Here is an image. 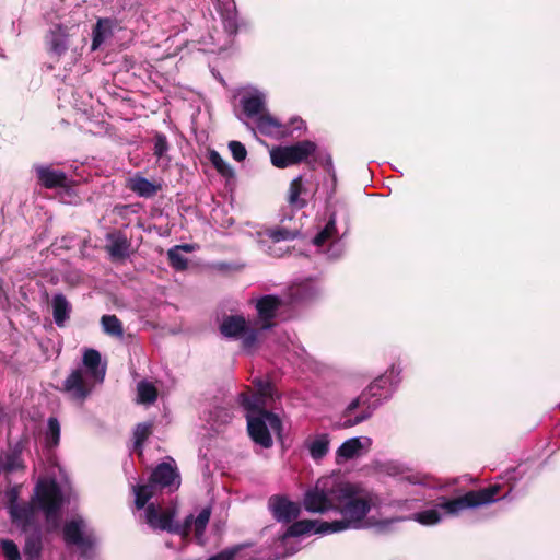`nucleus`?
<instances>
[{"instance_id":"f257e3e1","label":"nucleus","mask_w":560,"mask_h":560,"mask_svg":"<svg viewBox=\"0 0 560 560\" xmlns=\"http://www.w3.org/2000/svg\"><path fill=\"white\" fill-rule=\"evenodd\" d=\"M303 504L305 510L312 513L337 510L342 518L332 522L296 521L281 536L282 542L289 537L310 533L327 535L347 529L370 527L384 529L393 522L389 520L375 522L368 518V513L376 504V497L360 485L345 481L336 475L319 478L315 486L306 491Z\"/></svg>"},{"instance_id":"f03ea898","label":"nucleus","mask_w":560,"mask_h":560,"mask_svg":"<svg viewBox=\"0 0 560 560\" xmlns=\"http://www.w3.org/2000/svg\"><path fill=\"white\" fill-rule=\"evenodd\" d=\"M106 365L101 363V354L95 349H85L82 365L72 370L63 381V392L72 399L83 402L96 385L104 382Z\"/></svg>"},{"instance_id":"7ed1b4c3","label":"nucleus","mask_w":560,"mask_h":560,"mask_svg":"<svg viewBox=\"0 0 560 560\" xmlns=\"http://www.w3.org/2000/svg\"><path fill=\"white\" fill-rule=\"evenodd\" d=\"M499 491V485H491L482 489L470 490L454 499H445L431 509L422 510V525H435L446 517L458 516L466 510L497 502Z\"/></svg>"},{"instance_id":"20e7f679","label":"nucleus","mask_w":560,"mask_h":560,"mask_svg":"<svg viewBox=\"0 0 560 560\" xmlns=\"http://www.w3.org/2000/svg\"><path fill=\"white\" fill-rule=\"evenodd\" d=\"M393 393L392 375H382L377 377L366 390H364L359 397L353 399L347 407L346 412L350 413L359 407H365V409L357 416L354 419L346 421V427H353L360 422L369 419L372 412L381 405V402L390 397Z\"/></svg>"},{"instance_id":"39448f33","label":"nucleus","mask_w":560,"mask_h":560,"mask_svg":"<svg viewBox=\"0 0 560 560\" xmlns=\"http://www.w3.org/2000/svg\"><path fill=\"white\" fill-rule=\"evenodd\" d=\"M179 485L180 477L177 468L171 463H161L152 471L148 483L133 487L135 504L138 510L143 509L158 489L167 488L174 491Z\"/></svg>"},{"instance_id":"423d86ee","label":"nucleus","mask_w":560,"mask_h":560,"mask_svg":"<svg viewBox=\"0 0 560 560\" xmlns=\"http://www.w3.org/2000/svg\"><path fill=\"white\" fill-rule=\"evenodd\" d=\"M247 429L250 438L264 447L272 445L270 431L279 433L281 431V421L279 417L264 408L247 410Z\"/></svg>"},{"instance_id":"0eeeda50","label":"nucleus","mask_w":560,"mask_h":560,"mask_svg":"<svg viewBox=\"0 0 560 560\" xmlns=\"http://www.w3.org/2000/svg\"><path fill=\"white\" fill-rule=\"evenodd\" d=\"M40 509L45 512L49 530L59 527V510L62 503L61 490L52 479H40L35 488Z\"/></svg>"},{"instance_id":"6e6552de","label":"nucleus","mask_w":560,"mask_h":560,"mask_svg":"<svg viewBox=\"0 0 560 560\" xmlns=\"http://www.w3.org/2000/svg\"><path fill=\"white\" fill-rule=\"evenodd\" d=\"M220 331L226 338L241 339L243 349L247 351L253 350L258 341V330L240 315L225 316L220 325Z\"/></svg>"},{"instance_id":"1a4fd4ad","label":"nucleus","mask_w":560,"mask_h":560,"mask_svg":"<svg viewBox=\"0 0 560 560\" xmlns=\"http://www.w3.org/2000/svg\"><path fill=\"white\" fill-rule=\"evenodd\" d=\"M316 144L312 141H300L293 145L276 147L270 150V159L275 166L284 168L300 163L313 154Z\"/></svg>"},{"instance_id":"9d476101","label":"nucleus","mask_w":560,"mask_h":560,"mask_svg":"<svg viewBox=\"0 0 560 560\" xmlns=\"http://www.w3.org/2000/svg\"><path fill=\"white\" fill-rule=\"evenodd\" d=\"M144 514L147 523L153 529L166 530L183 536H188L191 529V514L186 517L184 524H174V512L172 510L160 512L154 504H149Z\"/></svg>"},{"instance_id":"9b49d317","label":"nucleus","mask_w":560,"mask_h":560,"mask_svg":"<svg viewBox=\"0 0 560 560\" xmlns=\"http://www.w3.org/2000/svg\"><path fill=\"white\" fill-rule=\"evenodd\" d=\"M63 540L67 547H75L84 556L93 546V534L82 517H74L65 523L62 528Z\"/></svg>"},{"instance_id":"f8f14e48","label":"nucleus","mask_w":560,"mask_h":560,"mask_svg":"<svg viewBox=\"0 0 560 560\" xmlns=\"http://www.w3.org/2000/svg\"><path fill=\"white\" fill-rule=\"evenodd\" d=\"M254 120L260 133L276 139L292 137L295 130L305 129L301 118H293L290 124H282L267 110Z\"/></svg>"},{"instance_id":"ddd939ff","label":"nucleus","mask_w":560,"mask_h":560,"mask_svg":"<svg viewBox=\"0 0 560 560\" xmlns=\"http://www.w3.org/2000/svg\"><path fill=\"white\" fill-rule=\"evenodd\" d=\"M243 114L249 119H256L266 109V95L257 89L244 90L240 97Z\"/></svg>"},{"instance_id":"4468645a","label":"nucleus","mask_w":560,"mask_h":560,"mask_svg":"<svg viewBox=\"0 0 560 560\" xmlns=\"http://www.w3.org/2000/svg\"><path fill=\"white\" fill-rule=\"evenodd\" d=\"M257 393L254 395L241 394L240 401L246 410H256L266 406V399L271 398L273 388L268 381L255 378L253 381Z\"/></svg>"},{"instance_id":"2eb2a0df","label":"nucleus","mask_w":560,"mask_h":560,"mask_svg":"<svg viewBox=\"0 0 560 560\" xmlns=\"http://www.w3.org/2000/svg\"><path fill=\"white\" fill-rule=\"evenodd\" d=\"M269 509L278 522L290 523L300 514V505L284 497L273 495L269 499Z\"/></svg>"},{"instance_id":"dca6fc26","label":"nucleus","mask_w":560,"mask_h":560,"mask_svg":"<svg viewBox=\"0 0 560 560\" xmlns=\"http://www.w3.org/2000/svg\"><path fill=\"white\" fill-rule=\"evenodd\" d=\"M299 229H288L285 226H275L265 231L264 235L273 243L272 246L268 247V253L271 256L280 257L282 256V252L280 248H277L275 245L282 241L294 240L299 236Z\"/></svg>"},{"instance_id":"f3484780","label":"nucleus","mask_w":560,"mask_h":560,"mask_svg":"<svg viewBox=\"0 0 560 560\" xmlns=\"http://www.w3.org/2000/svg\"><path fill=\"white\" fill-rule=\"evenodd\" d=\"M370 445L371 440L369 438H351L345 441L337 450V462L340 463L355 458Z\"/></svg>"},{"instance_id":"a211bd4d","label":"nucleus","mask_w":560,"mask_h":560,"mask_svg":"<svg viewBox=\"0 0 560 560\" xmlns=\"http://www.w3.org/2000/svg\"><path fill=\"white\" fill-rule=\"evenodd\" d=\"M35 171L40 185L45 188L63 187L67 184V175L62 171L54 170L48 165H36Z\"/></svg>"},{"instance_id":"6ab92c4d","label":"nucleus","mask_w":560,"mask_h":560,"mask_svg":"<svg viewBox=\"0 0 560 560\" xmlns=\"http://www.w3.org/2000/svg\"><path fill=\"white\" fill-rule=\"evenodd\" d=\"M69 28L62 25H55L47 37L49 50L56 56L63 55L69 48Z\"/></svg>"},{"instance_id":"aec40b11","label":"nucleus","mask_w":560,"mask_h":560,"mask_svg":"<svg viewBox=\"0 0 560 560\" xmlns=\"http://www.w3.org/2000/svg\"><path fill=\"white\" fill-rule=\"evenodd\" d=\"M128 188L137 194L139 197L150 198L153 197L160 189L161 185L150 182L145 177L136 174L128 179Z\"/></svg>"},{"instance_id":"412c9836","label":"nucleus","mask_w":560,"mask_h":560,"mask_svg":"<svg viewBox=\"0 0 560 560\" xmlns=\"http://www.w3.org/2000/svg\"><path fill=\"white\" fill-rule=\"evenodd\" d=\"M7 508L12 522L15 523L19 527L25 529L30 525L34 513L33 506L31 504H15Z\"/></svg>"},{"instance_id":"4be33fe9","label":"nucleus","mask_w":560,"mask_h":560,"mask_svg":"<svg viewBox=\"0 0 560 560\" xmlns=\"http://www.w3.org/2000/svg\"><path fill=\"white\" fill-rule=\"evenodd\" d=\"M280 305L281 300L278 296L265 295L257 301L256 308L261 319L270 320L276 316Z\"/></svg>"},{"instance_id":"5701e85b","label":"nucleus","mask_w":560,"mask_h":560,"mask_svg":"<svg viewBox=\"0 0 560 560\" xmlns=\"http://www.w3.org/2000/svg\"><path fill=\"white\" fill-rule=\"evenodd\" d=\"M54 320L58 327H62L71 311V306L66 296L61 293L52 298Z\"/></svg>"},{"instance_id":"b1692460","label":"nucleus","mask_w":560,"mask_h":560,"mask_svg":"<svg viewBox=\"0 0 560 560\" xmlns=\"http://www.w3.org/2000/svg\"><path fill=\"white\" fill-rule=\"evenodd\" d=\"M107 238L109 243L106 248L110 256L121 258L128 255L130 243L126 236L120 233H114L109 234Z\"/></svg>"},{"instance_id":"393cba45","label":"nucleus","mask_w":560,"mask_h":560,"mask_svg":"<svg viewBox=\"0 0 560 560\" xmlns=\"http://www.w3.org/2000/svg\"><path fill=\"white\" fill-rule=\"evenodd\" d=\"M304 192V187L302 183V177L299 176L294 178L289 188L288 194V202L291 207L295 209H302L306 206V201L301 198V195Z\"/></svg>"},{"instance_id":"a878e982","label":"nucleus","mask_w":560,"mask_h":560,"mask_svg":"<svg viewBox=\"0 0 560 560\" xmlns=\"http://www.w3.org/2000/svg\"><path fill=\"white\" fill-rule=\"evenodd\" d=\"M337 233V228H336V214H331L328 222L326 223V225L324 226V229L322 231H319L315 236L314 238L312 240V243L317 246V247H320L323 245H325L327 242L331 241L335 235Z\"/></svg>"},{"instance_id":"bb28decb","label":"nucleus","mask_w":560,"mask_h":560,"mask_svg":"<svg viewBox=\"0 0 560 560\" xmlns=\"http://www.w3.org/2000/svg\"><path fill=\"white\" fill-rule=\"evenodd\" d=\"M386 471L390 476L399 477L402 480H407L410 483H418L419 476L418 474H410L409 469L399 463H388L386 465Z\"/></svg>"},{"instance_id":"cd10ccee","label":"nucleus","mask_w":560,"mask_h":560,"mask_svg":"<svg viewBox=\"0 0 560 560\" xmlns=\"http://www.w3.org/2000/svg\"><path fill=\"white\" fill-rule=\"evenodd\" d=\"M103 330L110 336L121 338L124 336V328L121 322L116 315H104L101 318Z\"/></svg>"},{"instance_id":"c85d7f7f","label":"nucleus","mask_w":560,"mask_h":560,"mask_svg":"<svg viewBox=\"0 0 560 560\" xmlns=\"http://www.w3.org/2000/svg\"><path fill=\"white\" fill-rule=\"evenodd\" d=\"M138 401L141 404H153L158 398L156 387L147 381H141L137 386Z\"/></svg>"},{"instance_id":"c756f323","label":"nucleus","mask_w":560,"mask_h":560,"mask_svg":"<svg viewBox=\"0 0 560 560\" xmlns=\"http://www.w3.org/2000/svg\"><path fill=\"white\" fill-rule=\"evenodd\" d=\"M329 440L325 434L316 436L308 444V451L314 459L323 458L328 452Z\"/></svg>"},{"instance_id":"7c9ffc66","label":"nucleus","mask_w":560,"mask_h":560,"mask_svg":"<svg viewBox=\"0 0 560 560\" xmlns=\"http://www.w3.org/2000/svg\"><path fill=\"white\" fill-rule=\"evenodd\" d=\"M60 440V423L57 418L50 417L47 422V430L45 441L47 446L55 447L59 444Z\"/></svg>"},{"instance_id":"2f4dec72","label":"nucleus","mask_w":560,"mask_h":560,"mask_svg":"<svg viewBox=\"0 0 560 560\" xmlns=\"http://www.w3.org/2000/svg\"><path fill=\"white\" fill-rule=\"evenodd\" d=\"M152 422H142L137 424V427L133 430V440H135V448L141 452L142 445L145 442V440L150 436L152 433Z\"/></svg>"},{"instance_id":"473e14b6","label":"nucleus","mask_w":560,"mask_h":560,"mask_svg":"<svg viewBox=\"0 0 560 560\" xmlns=\"http://www.w3.org/2000/svg\"><path fill=\"white\" fill-rule=\"evenodd\" d=\"M210 515H211V511L210 509H202L199 514L197 515V517H194L192 516V520H191V526L194 525L195 526V535H196V538L201 541L202 539V536H203V533H205V529L209 523V520H210Z\"/></svg>"},{"instance_id":"72a5a7b5","label":"nucleus","mask_w":560,"mask_h":560,"mask_svg":"<svg viewBox=\"0 0 560 560\" xmlns=\"http://www.w3.org/2000/svg\"><path fill=\"white\" fill-rule=\"evenodd\" d=\"M23 467L22 458L20 452L13 451L8 453L0 464V470H4L8 472L15 471Z\"/></svg>"},{"instance_id":"f704fd0d","label":"nucleus","mask_w":560,"mask_h":560,"mask_svg":"<svg viewBox=\"0 0 560 560\" xmlns=\"http://www.w3.org/2000/svg\"><path fill=\"white\" fill-rule=\"evenodd\" d=\"M210 161L212 165L215 167V170L224 177H233L234 171L233 168L226 163L222 156L217 152L212 151L210 153Z\"/></svg>"},{"instance_id":"c9c22d12","label":"nucleus","mask_w":560,"mask_h":560,"mask_svg":"<svg viewBox=\"0 0 560 560\" xmlns=\"http://www.w3.org/2000/svg\"><path fill=\"white\" fill-rule=\"evenodd\" d=\"M222 19H223L224 30L229 34H235L238 28V23H237V14H236L234 3L232 4V9L228 8L225 10V12L222 14Z\"/></svg>"},{"instance_id":"e433bc0d","label":"nucleus","mask_w":560,"mask_h":560,"mask_svg":"<svg viewBox=\"0 0 560 560\" xmlns=\"http://www.w3.org/2000/svg\"><path fill=\"white\" fill-rule=\"evenodd\" d=\"M24 555L26 560H37L40 556L42 544L39 538L30 537L27 538L24 546Z\"/></svg>"},{"instance_id":"4c0bfd02","label":"nucleus","mask_w":560,"mask_h":560,"mask_svg":"<svg viewBox=\"0 0 560 560\" xmlns=\"http://www.w3.org/2000/svg\"><path fill=\"white\" fill-rule=\"evenodd\" d=\"M167 257L170 265L176 269V270H184L187 268V259L183 255L182 252H179L178 247H172L167 252Z\"/></svg>"},{"instance_id":"58836bf2","label":"nucleus","mask_w":560,"mask_h":560,"mask_svg":"<svg viewBox=\"0 0 560 560\" xmlns=\"http://www.w3.org/2000/svg\"><path fill=\"white\" fill-rule=\"evenodd\" d=\"M291 290V296L294 301H304L311 299L314 295L312 282L295 285Z\"/></svg>"},{"instance_id":"ea45409f","label":"nucleus","mask_w":560,"mask_h":560,"mask_svg":"<svg viewBox=\"0 0 560 560\" xmlns=\"http://www.w3.org/2000/svg\"><path fill=\"white\" fill-rule=\"evenodd\" d=\"M168 149H170V144H168L166 136L163 133H156L154 136L153 154L158 159H163L166 155Z\"/></svg>"},{"instance_id":"a19ab883","label":"nucleus","mask_w":560,"mask_h":560,"mask_svg":"<svg viewBox=\"0 0 560 560\" xmlns=\"http://www.w3.org/2000/svg\"><path fill=\"white\" fill-rule=\"evenodd\" d=\"M0 546L7 560H21L19 548L14 541L2 539Z\"/></svg>"},{"instance_id":"79ce46f5","label":"nucleus","mask_w":560,"mask_h":560,"mask_svg":"<svg viewBox=\"0 0 560 560\" xmlns=\"http://www.w3.org/2000/svg\"><path fill=\"white\" fill-rule=\"evenodd\" d=\"M229 149H230L232 156L235 161L242 162L246 159V155H247L246 148L240 141H231L229 143Z\"/></svg>"},{"instance_id":"37998d69","label":"nucleus","mask_w":560,"mask_h":560,"mask_svg":"<svg viewBox=\"0 0 560 560\" xmlns=\"http://www.w3.org/2000/svg\"><path fill=\"white\" fill-rule=\"evenodd\" d=\"M106 34L102 26V21H98L93 30L92 50H96L105 40Z\"/></svg>"},{"instance_id":"c03bdc74","label":"nucleus","mask_w":560,"mask_h":560,"mask_svg":"<svg viewBox=\"0 0 560 560\" xmlns=\"http://www.w3.org/2000/svg\"><path fill=\"white\" fill-rule=\"evenodd\" d=\"M422 488H430V489H442L444 488V483L440 480H436L435 478L423 475L422 474V481H421Z\"/></svg>"},{"instance_id":"a18cd8bd","label":"nucleus","mask_w":560,"mask_h":560,"mask_svg":"<svg viewBox=\"0 0 560 560\" xmlns=\"http://www.w3.org/2000/svg\"><path fill=\"white\" fill-rule=\"evenodd\" d=\"M5 495L8 499V506L20 504L18 502V500H19V488L18 487H12V488L8 489Z\"/></svg>"},{"instance_id":"49530a36","label":"nucleus","mask_w":560,"mask_h":560,"mask_svg":"<svg viewBox=\"0 0 560 560\" xmlns=\"http://www.w3.org/2000/svg\"><path fill=\"white\" fill-rule=\"evenodd\" d=\"M177 247H178L179 252H182V253H183V252L188 253V252H191V250L194 249V248H192V246H191V245H188V244H186V245H180V246H177Z\"/></svg>"},{"instance_id":"de8ad7c7","label":"nucleus","mask_w":560,"mask_h":560,"mask_svg":"<svg viewBox=\"0 0 560 560\" xmlns=\"http://www.w3.org/2000/svg\"><path fill=\"white\" fill-rule=\"evenodd\" d=\"M4 295L3 280L0 278V298Z\"/></svg>"},{"instance_id":"09e8293b","label":"nucleus","mask_w":560,"mask_h":560,"mask_svg":"<svg viewBox=\"0 0 560 560\" xmlns=\"http://www.w3.org/2000/svg\"><path fill=\"white\" fill-rule=\"evenodd\" d=\"M413 520L417 521V522H420V513H415L413 514Z\"/></svg>"},{"instance_id":"8fccbe9b","label":"nucleus","mask_w":560,"mask_h":560,"mask_svg":"<svg viewBox=\"0 0 560 560\" xmlns=\"http://www.w3.org/2000/svg\"><path fill=\"white\" fill-rule=\"evenodd\" d=\"M2 415V409L0 408V416Z\"/></svg>"}]
</instances>
